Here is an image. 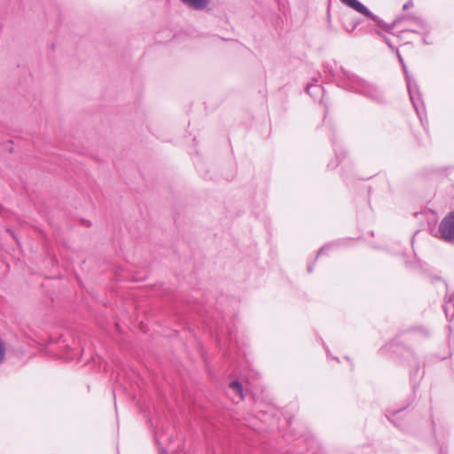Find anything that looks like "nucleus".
Segmentation results:
<instances>
[{"mask_svg":"<svg viewBox=\"0 0 454 454\" xmlns=\"http://www.w3.org/2000/svg\"><path fill=\"white\" fill-rule=\"evenodd\" d=\"M159 451H160V454H168L167 451L165 450H163L162 448H160L159 450Z\"/></svg>","mask_w":454,"mask_h":454,"instance_id":"6ab92c4d","label":"nucleus"},{"mask_svg":"<svg viewBox=\"0 0 454 454\" xmlns=\"http://www.w3.org/2000/svg\"><path fill=\"white\" fill-rule=\"evenodd\" d=\"M443 309H444L447 319L452 320L454 317V304H452L451 298H450L449 301L445 302Z\"/></svg>","mask_w":454,"mask_h":454,"instance_id":"6e6552de","label":"nucleus"},{"mask_svg":"<svg viewBox=\"0 0 454 454\" xmlns=\"http://www.w3.org/2000/svg\"><path fill=\"white\" fill-rule=\"evenodd\" d=\"M357 25H358V22L356 21L351 27H346L345 29L347 30V32L352 33L356 29Z\"/></svg>","mask_w":454,"mask_h":454,"instance_id":"2eb2a0df","label":"nucleus"},{"mask_svg":"<svg viewBox=\"0 0 454 454\" xmlns=\"http://www.w3.org/2000/svg\"><path fill=\"white\" fill-rule=\"evenodd\" d=\"M344 4H346L348 6L353 8L356 12L364 14L367 18H370L372 20H373L380 28L387 32H391L392 29H394L400 21L403 19V17L395 19L391 24H387L384 22L380 17L377 15H374L365 5H364L361 2L358 0H342Z\"/></svg>","mask_w":454,"mask_h":454,"instance_id":"f03ea898","label":"nucleus"},{"mask_svg":"<svg viewBox=\"0 0 454 454\" xmlns=\"http://www.w3.org/2000/svg\"><path fill=\"white\" fill-rule=\"evenodd\" d=\"M306 91L310 97L317 98L323 96L324 88L317 83V80L314 79L312 82L307 85Z\"/></svg>","mask_w":454,"mask_h":454,"instance_id":"39448f33","label":"nucleus"},{"mask_svg":"<svg viewBox=\"0 0 454 454\" xmlns=\"http://www.w3.org/2000/svg\"><path fill=\"white\" fill-rule=\"evenodd\" d=\"M417 330L425 335H427V333H428L427 330L423 327H419V328H417Z\"/></svg>","mask_w":454,"mask_h":454,"instance_id":"f3484780","label":"nucleus"},{"mask_svg":"<svg viewBox=\"0 0 454 454\" xmlns=\"http://www.w3.org/2000/svg\"><path fill=\"white\" fill-rule=\"evenodd\" d=\"M325 350H326L327 354H329V349L327 347H325Z\"/></svg>","mask_w":454,"mask_h":454,"instance_id":"a878e982","label":"nucleus"},{"mask_svg":"<svg viewBox=\"0 0 454 454\" xmlns=\"http://www.w3.org/2000/svg\"><path fill=\"white\" fill-rule=\"evenodd\" d=\"M337 165H338V162H336V163L330 162V163L328 164V168H336V167H337Z\"/></svg>","mask_w":454,"mask_h":454,"instance_id":"a211bd4d","label":"nucleus"},{"mask_svg":"<svg viewBox=\"0 0 454 454\" xmlns=\"http://www.w3.org/2000/svg\"><path fill=\"white\" fill-rule=\"evenodd\" d=\"M378 34L383 38V40L385 41V43L388 45V47L394 51H395L396 49L394 47V45L391 43L390 40L388 37H387L386 35H382L381 33L378 32Z\"/></svg>","mask_w":454,"mask_h":454,"instance_id":"f8f14e48","label":"nucleus"},{"mask_svg":"<svg viewBox=\"0 0 454 454\" xmlns=\"http://www.w3.org/2000/svg\"><path fill=\"white\" fill-rule=\"evenodd\" d=\"M215 324L217 325V328H222V326L220 325V324H219V322L217 320L215 321Z\"/></svg>","mask_w":454,"mask_h":454,"instance_id":"5701e85b","label":"nucleus"},{"mask_svg":"<svg viewBox=\"0 0 454 454\" xmlns=\"http://www.w3.org/2000/svg\"><path fill=\"white\" fill-rule=\"evenodd\" d=\"M403 72H404V74H405V76H406V75H410V74H408V71H407V67H405V69H403Z\"/></svg>","mask_w":454,"mask_h":454,"instance_id":"4be33fe9","label":"nucleus"},{"mask_svg":"<svg viewBox=\"0 0 454 454\" xmlns=\"http://www.w3.org/2000/svg\"><path fill=\"white\" fill-rule=\"evenodd\" d=\"M230 388L239 395V399H243V388L239 381L234 380L230 383Z\"/></svg>","mask_w":454,"mask_h":454,"instance_id":"1a4fd4ad","label":"nucleus"},{"mask_svg":"<svg viewBox=\"0 0 454 454\" xmlns=\"http://www.w3.org/2000/svg\"><path fill=\"white\" fill-rule=\"evenodd\" d=\"M335 156L338 160V162L340 160V157L344 158V151L342 150L341 146H340L338 144L335 143V141H333Z\"/></svg>","mask_w":454,"mask_h":454,"instance_id":"9d476101","label":"nucleus"},{"mask_svg":"<svg viewBox=\"0 0 454 454\" xmlns=\"http://www.w3.org/2000/svg\"><path fill=\"white\" fill-rule=\"evenodd\" d=\"M331 247H332V245H326V246L322 247L317 254V258L319 255H321L322 254H324L325 251L329 250Z\"/></svg>","mask_w":454,"mask_h":454,"instance_id":"ddd939ff","label":"nucleus"},{"mask_svg":"<svg viewBox=\"0 0 454 454\" xmlns=\"http://www.w3.org/2000/svg\"><path fill=\"white\" fill-rule=\"evenodd\" d=\"M308 272H312V265L308 266Z\"/></svg>","mask_w":454,"mask_h":454,"instance_id":"aec40b11","label":"nucleus"},{"mask_svg":"<svg viewBox=\"0 0 454 454\" xmlns=\"http://www.w3.org/2000/svg\"><path fill=\"white\" fill-rule=\"evenodd\" d=\"M423 43H424L425 44H427V39H425V38H424V39H423Z\"/></svg>","mask_w":454,"mask_h":454,"instance_id":"393cba45","label":"nucleus"},{"mask_svg":"<svg viewBox=\"0 0 454 454\" xmlns=\"http://www.w3.org/2000/svg\"><path fill=\"white\" fill-rule=\"evenodd\" d=\"M411 6H412V2H411V1H409V2H407L406 4H403V10H407V9H409V8H410V7H411Z\"/></svg>","mask_w":454,"mask_h":454,"instance_id":"dca6fc26","label":"nucleus"},{"mask_svg":"<svg viewBox=\"0 0 454 454\" xmlns=\"http://www.w3.org/2000/svg\"><path fill=\"white\" fill-rule=\"evenodd\" d=\"M5 356V345L4 341L0 340V364L4 361Z\"/></svg>","mask_w":454,"mask_h":454,"instance_id":"9b49d317","label":"nucleus"},{"mask_svg":"<svg viewBox=\"0 0 454 454\" xmlns=\"http://www.w3.org/2000/svg\"><path fill=\"white\" fill-rule=\"evenodd\" d=\"M406 83L411 101L415 111L417 112V114L420 117V110L424 109V104L419 86L415 80L412 79L410 75H406Z\"/></svg>","mask_w":454,"mask_h":454,"instance_id":"7ed1b4c3","label":"nucleus"},{"mask_svg":"<svg viewBox=\"0 0 454 454\" xmlns=\"http://www.w3.org/2000/svg\"><path fill=\"white\" fill-rule=\"evenodd\" d=\"M394 51L395 52V54H396L397 58H398V59H399V61H400V63H401V65H402L403 68V69H405V63H404V61H403V58H402V56H401V54H400L399 51L396 49V50H395V51Z\"/></svg>","mask_w":454,"mask_h":454,"instance_id":"4468645a","label":"nucleus"},{"mask_svg":"<svg viewBox=\"0 0 454 454\" xmlns=\"http://www.w3.org/2000/svg\"><path fill=\"white\" fill-rule=\"evenodd\" d=\"M438 231L442 239L454 244V210L441 221Z\"/></svg>","mask_w":454,"mask_h":454,"instance_id":"20e7f679","label":"nucleus"},{"mask_svg":"<svg viewBox=\"0 0 454 454\" xmlns=\"http://www.w3.org/2000/svg\"><path fill=\"white\" fill-rule=\"evenodd\" d=\"M183 4H184L186 6L200 11L206 8V6L208 4L207 0H180Z\"/></svg>","mask_w":454,"mask_h":454,"instance_id":"423d86ee","label":"nucleus"},{"mask_svg":"<svg viewBox=\"0 0 454 454\" xmlns=\"http://www.w3.org/2000/svg\"><path fill=\"white\" fill-rule=\"evenodd\" d=\"M414 21L416 22L419 28H420L422 31L419 29H410V28H404L400 33H403L405 31H411L412 33H422L423 35H427L429 33V30L427 29V24L424 20L419 18H414Z\"/></svg>","mask_w":454,"mask_h":454,"instance_id":"0eeeda50","label":"nucleus"},{"mask_svg":"<svg viewBox=\"0 0 454 454\" xmlns=\"http://www.w3.org/2000/svg\"><path fill=\"white\" fill-rule=\"evenodd\" d=\"M440 454H444V451H443L442 448H441V450H440Z\"/></svg>","mask_w":454,"mask_h":454,"instance_id":"b1692460","label":"nucleus"},{"mask_svg":"<svg viewBox=\"0 0 454 454\" xmlns=\"http://www.w3.org/2000/svg\"><path fill=\"white\" fill-rule=\"evenodd\" d=\"M328 27H329L330 30L334 31L333 27L331 25L330 22H329Z\"/></svg>","mask_w":454,"mask_h":454,"instance_id":"412c9836","label":"nucleus"},{"mask_svg":"<svg viewBox=\"0 0 454 454\" xmlns=\"http://www.w3.org/2000/svg\"><path fill=\"white\" fill-rule=\"evenodd\" d=\"M339 82L340 87L361 94L375 103L383 104L386 102L384 92L379 87L346 69H341Z\"/></svg>","mask_w":454,"mask_h":454,"instance_id":"f257e3e1","label":"nucleus"}]
</instances>
